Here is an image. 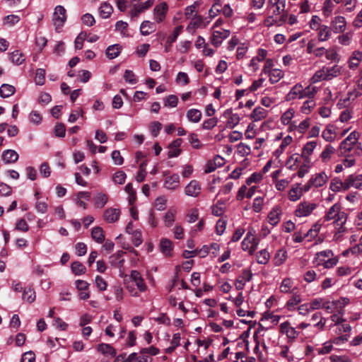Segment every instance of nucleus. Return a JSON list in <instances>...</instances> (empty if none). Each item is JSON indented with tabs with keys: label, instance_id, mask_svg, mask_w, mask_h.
I'll return each instance as SVG.
<instances>
[{
	"label": "nucleus",
	"instance_id": "nucleus-1",
	"mask_svg": "<svg viewBox=\"0 0 362 362\" xmlns=\"http://www.w3.org/2000/svg\"><path fill=\"white\" fill-rule=\"evenodd\" d=\"M154 4V0H147L141 2V0H131L129 7V16L132 19L136 18L141 13L150 8Z\"/></svg>",
	"mask_w": 362,
	"mask_h": 362
},
{
	"label": "nucleus",
	"instance_id": "nucleus-2",
	"mask_svg": "<svg viewBox=\"0 0 362 362\" xmlns=\"http://www.w3.org/2000/svg\"><path fill=\"white\" fill-rule=\"evenodd\" d=\"M333 253L331 250H325L315 255V262L318 265H323L325 268H331L337 262L336 258L333 259Z\"/></svg>",
	"mask_w": 362,
	"mask_h": 362
},
{
	"label": "nucleus",
	"instance_id": "nucleus-3",
	"mask_svg": "<svg viewBox=\"0 0 362 362\" xmlns=\"http://www.w3.org/2000/svg\"><path fill=\"white\" fill-rule=\"evenodd\" d=\"M255 231L249 230L242 242V249L252 255L257 249L258 241L255 238Z\"/></svg>",
	"mask_w": 362,
	"mask_h": 362
},
{
	"label": "nucleus",
	"instance_id": "nucleus-4",
	"mask_svg": "<svg viewBox=\"0 0 362 362\" xmlns=\"http://www.w3.org/2000/svg\"><path fill=\"white\" fill-rule=\"evenodd\" d=\"M327 180L328 177L324 172L314 174L311 176L308 182L304 185V189L309 191L313 187L317 188L322 187Z\"/></svg>",
	"mask_w": 362,
	"mask_h": 362
},
{
	"label": "nucleus",
	"instance_id": "nucleus-5",
	"mask_svg": "<svg viewBox=\"0 0 362 362\" xmlns=\"http://www.w3.org/2000/svg\"><path fill=\"white\" fill-rule=\"evenodd\" d=\"M315 203L308 201H303L298 206L295 211V215L298 217H306L312 214L317 208Z\"/></svg>",
	"mask_w": 362,
	"mask_h": 362
},
{
	"label": "nucleus",
	"instance_id": "nucleus-6",
	"mask_svg": "<svg viewBox=\"0 0 362 362\" xmlns=\"http://www.w3.org/2000/svg\"><path fill=\"white\" fill-rule=\"evenodd\" d=\"M66 21V9L64 6L59 5L54 8L53 13V24L55 26L56 30L61 28Z\"/></svg>",
	"mask_w": 362,
	"mask_h": 362
},
{
	"label": "nucleus",
	"instance_id": "nucleus-7",
	"mask_svg": "<svg viewBox=\"0 0 362 362\" xmlns=\"http://www.w3.org/2000/svg\"><path fill=\"white\" fill-rule=\"evenodd\" d=\"M358 139V134L356 132H352L341 142V154L351 151L353 146L356 144Z\"/></svg>",
	"mask_w": 362,
	"mask_h": 362
},
{
	"label": "nucleus",
	"instance_id": "nucleus-8",
	"mask_svg": "<svg viewBox=\"0 0 362 362\" xmlns=\"http://www.w3.org/2000/svg\"><path fill=\"white\" fill-rule=\"evenodd\" d=\"M285 6V0H268L267 10L269 13L279 15L281 12L284 11Z\"/></svg>",
	"mask_w": 362,
	"mask_h": 362
},
{
	"label": "nucleus",
	"instance_id": "nucleus-9",
	"mask_svg": "<svg viewBox=\"0 0 362 362\" xmlns=\"http://www.w3.org/2000/svg\"><path fill=\"white\" fill-rule=\"evenodd\" d=\"M209 22V21L205 22L204 18L202 16L194 14L187 25L186 30L189 33H194L197 28H206Z\"/></svg>",
	"mask_w": 362,
	"mask_h": 362
},
{
	"label": "nucleus",
	"instance_id": "nucleus-10",
	"mask_svg": "<svg viewBox=\"0 0 362 362\" xmlns=\"http://www.w3.org/2000/svg\"><path fill=\"white\" fill-rule=\"evenodd\" d=\"M202 187L197 180H191L185 188V194L187 196L197 197L201 193Z\"/></svg>",
	"mask_w": 362,
	"mask_h": 362
},
{
	"label": "nucleus",
	"instance_id": "nucleus-11",
	"mask_svg": "<svg viewBox=\"0 0 362 362\" xmlns=\"http://www.w3.org/2000/svg\"><path fill=\"white\" fill-rule=\"evenodd\" d=\"M168 9V6L165 2H162L155 6L153 17L157 23L163 22L165 20Z\"/></svg>",
	"mask_w": 362,
	"mask_h": 362
},
{
	"label": "nucleus",
	"instance_id": "nucleus-12",
	"mask_svg": "<svg viewBox=\"0 0 362 362\" xmlns=\"http://www.w3.org/2000/svg\"><path fill=\"white\" fill-rule=\"evenodd\" d=\"M307 192L308 191L304 189V185L301 187L300 184L296 183L292 185L291 188L288 191V199L291 202H296L300 199L304 192Z\"/></svg>",
	"mask_w": 362,
	"mask_h": 362
},
{
	"label": "nucleus",
	"instance_id": "nucleus-13",
	"mask_svg": "<svg viewBox=\"0 0 362 362\" xmlns=\"http://www.w3.org/2000/svg\"><path fill=\"white\" fill-rule=\"evenodd\" d=\"M230 34V32L229 30H214L211 38V42L214 46L218 47L225 39L229 37Z\"/></svg>",
	"mask_w": 362,
	"mask_h": 362
},
{
	"label": "nucleus",
	"instance_id": "nucleus-14",
	"mask_svg": "<svg viewBox=\"0 0 362 362\" xmlns=\"http://www.w3.org/2000/svg\"><path fill=\"white\" fill-rule=\"evenodd\" d=\"M130 278L135 283L140 292H145L147 290L148 287L139 272L132 270L130 273Z\"/></svg>",
	"mask_w": 362,
	"mask_h": 362
},
{
	"label": "nucleus",
	"instance_id": "nucleus-15",
	"mask_svg": "<svg viewBox=\"0 0 362 362\" xmlns=\"http://www.w3.org/2000/svg\"><path fill=\"white\" fill-rule=\"evenodd\" d=\"M362 185V175L354 177L350 175L344 182L341 181V189L346 190L349 187L352 186L355 188H359Z\"/></svg>",
	"mask_w": 362,
	"mask_h": 362
},
{
	"label": "nucleus",
	"instance_id": "nucleus-16",
	"mask_svg": "<svg viewBox=\"0 0 362 362\" xmlns=\"http://www.w3.org/2000/svg\"><path fill=\"white\" fill-rule=\"evenodd\" d=\"M324 218L326 221H332L334 224L337 223L339 221V204L336 203L330 207Z\"/></svg>",
	"mask_w": 362,
	"mask_h": 362
},
{
	"label": "nucleus",
	"instance_id": "nucleus-17",
	"mask_svg": "<svg viewBox=\"0 0 362 362\" xmlns=\"http://www.w3.org/2000/svg\"><path fill=\"white\" fill-rule=\"evenodd\" d=\"M339 341V338L337 337L333 341H328L323 344L322 346L320 348H317L315 349V352L318 355H324L329 354L331 351L334 349V344H338Z\"/></svg>",
	"mask_w": 362,
	"mask_h": 362
},
{
	"label": "nucleus",
	"instance_id": "nucleus-18",
	"mask_svg": "<svg viewBox=\"0 0 362 362\" xmlns=\"http://www.w3.org/2000/svg\"><path fill=\"white\" fill-rule=\"evenodd\" d=\"M180 186V177L179 175L174 174L170 176L166 177L164 182V187L170 189L175 190L177 189Z\"/></svg>",
	"mask_w": 362,
	"mask_h": 362
},
{
	"label": "nucleus",
	"instance_id": "nucleus-19",
	"mask_svg": "<svg viewBox=\"0 0 362 362\" xmlns=\"http://www.w3.org/2000/svg\"><path fill=\"white\" fill-rule=\"evenodd\" d=\"M337 33V28H334V30L327 25H322L321 28L318 30V40L320 42H324L328 40L331 36L332 33Z\"/></svg>",
	"mask_w": 362,
	"mask_h": 362
},
{
	"label": "nucleus",
	"instance_id": "nucleus-20",
	"mask_svg": "<svg viewBox=\"0 0 362 362\" xmlns=\"http://www.w3.org/2000/svg\"><path fill=\"white\" fill-rule=\"evenodd\" d=\"M269 112L262 107H255L250 115V119L254 122L261 121L265 119L268 115Z\"/></svg>",
	"mask_w": 362,
	"mask_h": 362
},
{
	"label": "nucleus",
	"instance_id": "nucleus-21",
	"mask_svg": "<svg viewBox=\"0 0 362 362\" xmlns=\"http://www.w3.org/2000/svg\"><path fill=\"white\" fill-rule=\"evenodd\" d=\"M120 211L118 209L109 208L104 212V218L108 223H115L119 219Z\"/></svg>",
	"mask_w": 362,
	"mask_h": 362
},
{
	"label": "nucleus",
	"instance_id": "nucleus-22",
	"mask_svg": "<svg viewBox=\"0 0 362 362\" xmlns=\"http://www.w3.org/2000/svg\"><path fill=\"white\" fill-rule=\"evenodd\" d=\"M303 94V86L300 84L295 85L286 96L287 101L293 100L296 98L301 99Z\"/></svg>",
	"mask_w": 362,
	"mask_h": 362
},
{
	"label": "nucleus",
	"instance_id": "nucleus-23",
	"mask_svg": "<svg viewBox=\"0 0 362 362\" xmlns=\"http://www.w3.org/2000/svg\"><path fill=\"white\" fill-rule=\"evenodd\" d=\"M173 250V242L167 238H163L160 243V250L165 256L170 257L172 255Z\"/></svg>",
	"mask_w": 362,
	"mask_h": 362
},
{
	"label": "nucleus",
	"instance_id": "nucleus-24",
	"mask_svg": "<svg viewBox=\"0 0 362 362\" xmlns=\"http://www.w3.org/2000/svg\"><path fill=\"white\" fill-rule=\"evenodd\" d=\"M18 153L12 149H7L2 153V160L5 163H16L18 159Z\"/></svg>",
	"mask_w": 362,
	"mask_h": 362
},
{
	"label": "nucleus",
	"instance_id": "nucleus-25",
	"mask_svg": "<svg viewBox=\"0 0 362 362\" xmlns=\"http://www.w3.org/2000/svg\"><path fill=\"white\" fill-rule=\"evenodd\" d=\"M203 4L202 0H196L192 5L187 6L184 11V15L186 18H192L193 14L197 12L199 7Z\"/></svg>",
	"mask_w": 362,
	"mask_h": 362
},
{
	"label": "nucleus",
	"instance_id": "nucleus-26",
	"mask_svg": "<svg viewBox=\"0 0 362 362\" xmlns=\"http://www.w3.org/2000/svg\"><path fill=\"white\" fill-rule=\"evenodd\" d=\"M322 136L327 141H332L337 136V127L333 124H328Z\"/></svg>",
	"mask_w": 362,
	"mask_h": 362
},
{
	"label": "nucleus",
	"instance_id": "nucleus-27",
	"mask_svg": "<svg viewBox=\"0 0 362 362\" xmlns=\"http://www.w3.org/2000/svg\"><path fill=\"white\" fill-rule=\"evenodd\" d=\"M98 351L103 355L115 356L117 354L116 350L112 346L109 344H100L97 347Z\"/></svg>",
	"mask_w": 362,
	"mask_h": 362
},
{
	"label": "nucleus",
	"instance_id": "nucleus-28",
	"mask_svg": "<svg viewBox=\"0 0 362 362\" xmlns=\"http://www.w3.org/2000/svg\"><path fill=\"white\" fill-rule=\"evenodd\" d=\"M176 210L170 208L163 216L164 225L167 228H170L173 225L175 220Z\"/></svg>",
	"mask_w": 362,
	"mask_h": 362
},
{
	"label": "nucleus",
	"instance_id": "nucleus-29",
	"mask_svg": "<svg viewBox=\"0 0 362 362\" xmlns=\"http://www.w3.org/2000/svg\"><path fill=\"white\" fill-rule=\"evenodd\" d=\"M91 237L98 243H103L105 240V232L101 227L95 226L91 230Z\"/></svg>",
	"mask_w": 362,
	"mask_h": 362
},
{
	"label": "nucleus",
	"instance_id": "nucleus-30",
	"mask_svg": "<svg viewBox=\"0 0 362 362\" xmlns=\"http://www.w3.org/2000/svg\"><path fill=\"white\" fill-rule=\"evenodd\" d=\"M156 30L153 23L144 21L140 25V33L142 35L147 36Z\"/></svg>",
	"mask_w": 362,
	"mask_h": 362
},
{
	"label": "nucleus",
	"instance_id": "nucleus-31",
	"mask_svg": "<svg viewBox=\"0 0 362 362\" xmlns=\"http://www.w3.org/2000/svg\"><path fill=\"white\" fill-rule=\"evenodd\" d=\"M339 3V0H325L323 4L322 11L326 16H329L335 8L336 4Z\"/></svg>",
	"mask_w": 362,
	"mask_h": 362
},
{
	"label": "nucleus",
	"instance_id": "nucleus-32",
	"mask_svg": "<svg viewBox=\"0 0 362 362\" xmlns=\"http://www.w3.org/2000/svg\"><path fill=\"white\" fill-rule=\"evenodd\" d=\"M186 117L189 122L197 123L201 120L202 112L197 109L192 108L187 110Z\"/></svg>",
	"mask_w": 362,
	"mask_h": 362
},
{
	"label": "nucleus",
	"instance_id": "nucleus-33",
	"mask_svg": "<svg viewBox=\"0 0 362 362\" xmlns=\"http://www.w3.org/2000/svg\"><path fill=\"white\" fill-rule=\"evenodd\" d=\"M16 92V88L13 86L4 83L0 87V96L3 98H8Z\"/></svg>",
	"mask_w": 362,
	"mask_h": 362
},
{
	"label": "nucleus",
	"instance_id": "nucleus-34",
	"mask_svg": "<svg viewBox=\"0 0 362 362\" xmlns=\"http://www.w3.org/2000/svg\"><path fill=\"white\" fill-rule=\"evenodd\" d=\"M224 115H230L226 124L227 127L233 129L239 123L240 118L238 114H233L231 110H227Z\"/></svg>",
	"mask_w": 362,
	"mask_h": 362
},
{
	"label": "nucleus",
	"instance_id": "nucleus-35",
	"mask_svg": "<svg viewBox=\"0 0 362 362\" xmlns=\"http://www.w3.org/2000/svg\"><path fill=\"white\" fill-rule=\"evenodd\" d=\"M268 222L273 226H276L280 221V209L273 208L268 214Z\"/></svg>",
	"mask_w": 362,
	"mask_h": 362
},
{
	"label": "nucleus",
	"instance_id": "nucleus-36",
	"mask_svg": "<svg viewBox=\"0 0 362 362\" xmlns=\"http://www.w3.org/2000/svg\"><path fill=\"white\" fill-rule=\"evenodd\" d=\"M122 47L119 44H115L107 47L106 54L109 59H115L119 56L121 52Z\"/></svg>",
	"mask_w": 362,
	"mask_h": 362
},
{
	"label": "nucleus",
	"instance_id": "nucleus-37",
	"mask_svg": "<svg viewBox=\"0 0 362 362\" xmlns=\"http://www.w3.org/2000/svg\"><path fill=\"white\" fill-rule=\"evenodd\" d=\"M71 269L76 276H80L86 272V267L78 261H75L71 263Z\"/></svg>",
	"mask_w": 362,
	"mask_h": 362
},
{
	"label": "nucleus",
	"instance_id": "nucleus-38",
	"mask_svg": "<svg viewBox=\"0 0 362 362\" xmlns=\"http://www.w3.org/2000/svg\"><path fill=\"white\" fill-rule=\"evenodd\" d=\"M113 11L112 6L106 2L103 3L99 8L100 16L103 18H107L110 16Z\"/></svg>",
	"mask_w": 362,
	"mask_h": 362
},
{
	"label": "nucleus",
	"instance_id": "nucleus-39",
	"mask_svg": "<svg viewBox=\"0 0 362 362\" xmlns=\"http://www.w3.org/2000/svg\"><path fill=\"white\" fill-rule=\"evenodd\" d=\"M10 60L16 65H21L22 64L25 60V58L22 52H21L19 50H15L12 52L10 54Z\"/></svg>",
	"mask_w": 362,
	"mask_h": 362
},
{
	"label": "nucleus",
	"instance_id": "nucleus-40",
	"mask_svg": "<svg viewBox=\"0 0 362 362\" xmlns=\"http://www.w3.org/2000/svg\"><path fill=\"white\" fill-rule=\"evenodd\" d=\"M108 200V197L102 192L98 193L94 197V202L96 207L98 208H103L105 205L107 204Z\"/></svg>",
	"mask_w": 362,
	"mask_h": 362
},
{
	"label": "nucleus",
	"instance_id": "nucleus-41",
	"mask_svg": "<svg viewBox=\"0 0 362 362\" xmlns=\"http://www.w3.org/2000/svg\"><path fill=\"white\" fill-rule=\"evenodd\" d=\"M361 57H362L361 52H360L358 51L354 52L351 57L349 58V66L351 69L356 68L358 66V65L359 64Z\"/></svg>",
	"mask_w": 362,
	"mask_h": 362
},
{
	"label": "nucleus",
	"instance_id": "nucleus-42",
	"mask_svg": "<svg viewBox=\"0 0 362 362\" xmlns=\"http://www.w3.org/2000/svg\"><path fill=\"white\" fill-rule=\"evenodd\" d=\"M269 81L272 83H275L279 81L284 76V73L281 70L274 69L269 71Z\"/></svg>",
	"mask_w": 362,
	"mask_h": 362
},
{
	"label": "nucleus",
	"instance_id": "nucleus-43",
	"mask_svg": "<svg viewBox=\"0 0 362 362\" xmlns=\"http://www.w3.org/2000/svg\"><path fill=\"white\" fill-rule=\"evenodd\" d=\"M287 259V252L284 250H279L275 255L274 261L276 266L282 264Z\"/></svg>",
	"mask_w": 362,
	"mask_h": 362
},
{
	"label": "nucleus",
	"instance_id": "nucleus-44",
	"mask_svg": "<svg viewBox=\"0 0 362 362\" xmlns=\"http://www.w3.org/2000/svg\"><path fill=\"white\" fill-rule=\"evenodd\" d=\"M317 92V88L315 86H308L305 88H303L302 98H308V100H313Z\"/></svg>",
	"mask_w": 362,
	"mask_h": 362
},
{
	"label": "nucleus",
	"instance_id": "nucleus-45",
	"mask_svg": "<svg viewBox=\"0 0 362 362\" xmlns=\"http://www.w3.org/2000/svg\"><path fill=\"white\" fill-rule=\"evenodd\" d=\"M317 146V143L315 141L308 142L303 147L302 151V156L307 158L312 154L313 150Z\"/></svg>",
	"mask_w": 362,
	"mask_h": 362
},
{
	"label": "nucleus",
	"instance_id": "nucleus-46",
	"mask_svg": "<svg viewBox=\"0 0 362 362\" xmlns=\"http://www.w3.org/2000/svg\"><path fill=\"white\" fill-rule=\"evenodd\" d=\"M324 69H326V80H331L332 78L337 76L339 74V66L337 65L332 67H324Z\"/></svg>",
	"mask_w": 362,
	"mask_h": 362
},
{
	"label": "nucleus",
	"instance_id": "nucleus-47",
	"mask_svg": "<svg viewBox=\"0 0 362 362\" xmlns=\"http://www.w3.org/2000/svg\"><path fill=\"white\" fill-rule=\"evenodd\" d=\"M301 302L300 295L294 294L286 303V307L289 310H294L296 306Z\"/></svg>",
	"mask_w": 362,
	"mask_h": 362
},
{
	"label": "nucleus",
	"instance_id": "nucleus-48",
	"mask_svg": "<svg viewBox=\"0 0 362 362\" xmlns=\"http://www.w3.org/2000/svg\"><path fill=\"white\" fill-rule=\"evenodd\" d=\"M269 257V253L266 250H262L256 255L257 262L261 264H267Z\"/></svg>",
	"mask_w": 362,
	"mask_h": 362
},
{
	"label": "nucleus",
	"instance_id": "nucleus-49",
	"mask_svg": "<svg viewBox=\"0 0 362 362\" xmlns=\"http://www.w3.org/2000/svg\"><path fill=\"white\" fill-rule=\"evenodd\" d=\"M182 28H183L182 25H179L174 29L173 34L169 35L167 39L166 43L168 45V46H170L174 42L177 40V37L182 31Z\"/></svg>",
	"mask_w": 362,
	"mask_h": 362
},
{
	"label": "nucleus",
	"instance_id": "nucleus-50",
	"mask_svg": "<svg viewBox=\"0 0 362 362\" xmlns=\"http://www.w3.org/2000/svg\"><path fill=\"white\" fill-rule=\"evenodd\" d=\"M315 105L316 103L314 100H307L303 103V105L301 106V112L303 114L308 115L315 107Z\"/></svg>",
	"mask_w": 362,
	"mask_h": 362
},
{
	"label": "nucleus",
	"instance_id": "nucleus-51",
	"mask_svg": "<svg viewBox=\"0 0 362 362\" xmlns=\"http://www.w3.org/2000/svg\"><path fill=\"white\" fill-rule=\"evenodd\" d=\"M339 302L338 300L327 301L324 303L323 308L328 313H337Z\"/></svg>",
	"mask_w": 362,
	"mask_h": 362
},
{
	"label": "nucleus",
	"instance_id": "nucleus-52",
	"mask_svg": "<svg viewBox=\"0 0 362 362\" xmlns=\"http://www.w3.org/2000/svg\"><path fill=\"white\" fill-rule=\"evenodd\" d=\"M361 93L358 91H357L356 89H354L352 90H349L347 93L348 96L343 99L341 98V101H343V104H344V107H346V105L349 104V103L351 100V101L354 100Z\"/></svg>",
	"mask_w": 362,
	"mask_h": 362
},
{
	"label": "nucleus",
	"instance_id": "nucleus-53",
	"mask_svg": "<svg viewBox=\"0 0 362 362\" xmlns=\"http://www.w3.org/2000/svg\"><path fill=\"white\" fill-rule=\"evenodd\" d=\"M128 23L123 21H119L115 23V30L119 32L123 37L128 36L127 33Z\"/></svg>",
	"mask_w": 362,
	"mask_h": 362
},
{
	"label": "nucleus",
	"instance_id": "nucleus-54",
	"mask_svg": "<svg viewBox=\"0 0 362 362\" xmlns=\"http://www.w3.org/2000/svg\"><path fill=\"white\" fill-rule=\"evenodd\" d=\"M45 70L43 69H37L35 76V83L37 86H42L45 83Z\"/></svg>",
	"mask_w": 362,
	"mask_h": 362
},
{
	"label": "nucleus",
	"instance_id": "nucleus-55",
	"mask_svg": "<svg viewBox=\"0 0 362 362\" xmlns=\"http://www.w3.org/2000/svg\"><path fill=\"white\" fill-rule=\"evenodd\" d=\"M292 141V137L290 136H286L281 141L280 146L276 150L275 155L279 156Z\"/></svg>",
	"mask_w": 362,
	"mask_h": 362
},
{
	"label": "nucleus",
	"instance_id": "nucleus-56",
	"mask_svg": "<svg viewBox=\"0 0 362 362\" xmlns=\"http://www.w3.org/2000/svg\"><path fill=\"white\" fill-rule=\"evenodd\" d=\"M167 202L165 196H160L156 199L154 206L158 211H163L165 209Z\"/></svg>",
	"mask_w": 362,
	"mask_h": 362
},
{
	"label": "nucleus",
	"instance_id": "nucleus-57",
	"mask_svg": "<svg viewBox=\"0 0 362 362\" xmlns=\"http://www.w3.org/2000/svg\"><path fill=\"white\" fill-rule=\"evenodd\" d=\"M178 103V98L175 95H170L164 98V105L169 107H175Z\"/></svg>",
	"mask_w": 362,
	"mask_h": 362
},
{
	"label": "nucleus",
	"instance_id": "nucleus-58",
	"mask_svg": "<svg viewBox=\"0 0 362 362\" xmlns=\"http://www.w3.org/2000/svg\"><path fill=\"white\" fill-rule=\"evenodd\" d=\"M127 175L124 172L118 170L112 176V180L115 184L122 185L124 183Z\"/></svg>",
	"mask_w": 362,
	"mask_h": 362
},
{
	"label": "nucleus",
	"instance_id": "nucleus-59",
	"mask_svg": "<svg viewBox=\"0 0 362 362\" xmlns=\"http://www.w3.org/2000/svg\"><path fill=\"white\" fill-rule=\"evenodd\" d=\"M325 71H326V69H324V68L316 71L315 74L310 78L311 83H316L322 80H326Z\"/></svg>",
	"mask_w": 362,
	"mask_h": 362
},
{
	"label": "nucleus",
	"instance_id": "nucleus-60",
	"mask_svg": "<svg viewBox=\"0 0 362 362\" xmlns=\"http://www.w3.org/2000/svg\"><path fill=\"white\" fill-rule=\"evenodd\" d=\"M318 320H319V321L316 324H315V327L322 329L324 327V326L325 325V320L322 317L321 313L317 312L312 315L310 320L313 322H315Z\"/></svg>",
	"mask_w": 362,
	"mask_h": 362
},
{
	"label": "nucleus",
	"instance_id": "nucleus-61",
	"mask_svg": "<svg viewBox=\"0 0 362 362\" xmlns=\"http://www.w3.org/2000/svg\"><path fill=\"white\" fill-rule=\"evenodd\" d=\"M294 115V111L293 109L287 110L281 116V121L283 124L287 125L291 122V119Z\"/></svg>",
	"mask_w": 362,
	"mask_h": 362
},
{
	"label": "nucleus",
	"instance_id": "nucleus-62",
	"mask_svg": "<svg viewBox=\"0 0 362 362\" xmlns=\"http://www.w3.org/2000/svg\"><path fill=\"white\" fill-rule=\"evenodd\" d=\"M23 298L31 303L35 300V292L31 288L25 289L23 291Z\"/></svg>",
	"mask_w": 362,
	"mask_h": 362
},
{
	"label": "nucleus",
	"instance_id": "nucleus-63",
	"mask_svg": "<svg viewBox=\"0 0 362 362\" xmlns=\"http://www.w3.org/2000/svg\"><path fill=\"white\" fill-rule=\"evenodd\" d=\"M321 19L319 16L315 15L312 16V18L310 21V27L313 30H319L321 27Z\"/></svg>",
	"mask_w": 362,
	"mask_h": 362
},
{
	"label": "nucleus",
	"instance_id": "nucleus-64",
	"mask_svg": "<svg viewBox=\"0 0 362 362\" xmlns=\"http://www.w3.org/2000/svg\"><path fill=\"white\" fill-rule=\"evenodd\" d=\"M124 78L126 82L130 84H135L137 83V78L134 74V72L131 70L127 69L124 74Z\"/></svg>",
	"mask_w": 362,
	"mask_h": 362
}]
</instances>
